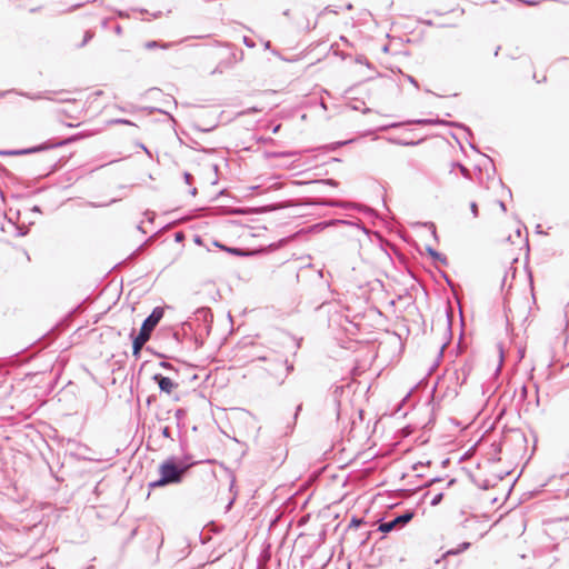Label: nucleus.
<instances>
[{"label":"nucleus","mask_w":569,"mask_h":569,"mask_svg":"<svg viewBox=\"0 0 569 569\" xmlns=\"http://www.w3.org/2000/svg\"><path fill=\"white\" fill-rule=\"evenodd\" d=\"M325 204H328V206H338V202H325Z\"/></svg>","instance_id":"aec40b11"},{"label":"nucleus","mask_w":569,"mask_h":569,"mask_svg":"<svg viewBox=\"0 0 569 569\" xmlns=\"http://www.w3.org/2000/svg\"><path fill=\"white\" fill-rule=\"evenodd\" d=\"M397 527L396 522L393 520L383 522L379 526V530L382 532H389L393 530Z\"/></svg>","instance_id":"423d86ee"},{"label":"nucleus","mask_w":569,"mask_h":569,"mask_svg":"<svg viewBox=\"0 0 569 569\" xmlns=\"http://www.w3.org/2000/svg\"><path fill=\"white\" fill-rule=\"evenodd\" d=\"M188 466L177 465L173 459L163 461L159 467L160 478L150 483L151 487H163L169 483L181 481Z\"/></svg>","instance_id":"f257e3e1"},{"label":"nucleus","mask_w":569,"mask_h":569,"mask_svg":"<svg viewBox=\"0 0 569 569\" xmlns=\"http://www.w3.org/2000/svg\"><path fill=\"white\" fill-rule=\"evenodd\" d=\"M412 519V513L411 512H407V513H403L401 516H398L393 519V521L396 522V525H406L407 522H409L410 520Z\"/></svg>","instance_id":"20e7f679"},{"label":"nucleus","mask_w":569,"mask_h":569,"mask_svg":"<svg viewBox=\"0 0 569 569\" xmlns=\"http://www.w3.org/2000/svg\"><path fill=\"white\" fill-rule=\"evenodd\" d=\"M163 316V311L156 308L152 313L143 321L139 335L133 339V355L138 356L143 345L149 340L151 331L158 325Z\"/></svg>","instance_id":"f03ea898"},{"label":"nucleus","mask_w":569,"mask_h":569,"mask_svg":"<svg viewBox=\"0 0 569 569\" xmlns=\"http://www.w3.org/2000/svg\"><path fill=\"white\" fill-rule=\"evenodd\" d=\"M441 500H442V493L440 492V493H437V495H435V496L432 497V499H431L430 503H431L432 506H437L438 503H440V501H441Z\"/></svg>","instance_id":"6e6552de"},{"label":"nucleus","mask_w":569,"mask_h":569,"mask_svg":"<svg viewBox=\"0 0 569 569\" xmlns=\"http://www.w3.org/2000/svg\"><path fill=\"white\" fill-rule=\"evenodd\" d=\"M226 251L230 252V253H233V254H237V256H243L244 252H242L240 249H237V248H224L222 247Z\"/></svg>","instance_id":"1a4fd4ad"},{"label":"nucleus","mask_w":569,"mask_h":569,"mask_svg":"<svg viewBox=\"0 0 569 569\" xmlns=\"http://www.w3.org/2000/svg\"><path fill=\"white\" fill-rule=\"evenodd\" d=\"M470 547L469 542L461 543L457 549H450L446 552L447 556H455L458 555L465 550H467Z\"/></svg>","instance_id":"39448f33"},{"label":"nucleus","mask_w":569,"mask_h":569,"mask_svg":"<svg viewBox=\"0 0 569 569\" xmlns=\"http://www.w3.org/2000/svg\"><path fill=\"white\" fill-rule=\"evenodd\" d=\"M156 47H158V42H156V41H150V42L146 43V48L147 49H152V48H156Z\"/></svg>","instance_id":"9b49d317"},{"label":"nucleus","mask_w":569,"mask_h":569,"mask_svg":"<svg viewBox=\"0 0 569 569\" xmlns=\"http://www.w3.org/2000/svg\"><path fill=\"white\" fill-rule=\"evenodd\" d=\"M192 176L188 172L184 173V180L187 183H190V180H191Z\"/></svg>","instance_id":"2eb2a0df"},{"label":"nucleus","mask_w":569,"mask_h":569,"mask_svg":"<svg viewBox=\"0 0 569 569\" xmlns=\"http://www.w3.org/2000/svg\"><path fill=\"white\" fill-rule=\"evenodd\" d=\"M459 168H460L461 173H462L465 177H468V176H469V171H468V169H467V168H465V167H463V166H461V164L459 166Z\"/></svg>","instance_id":"f8f14e48"},{"label":"nucleus","mask_w":569,"mask_h":569,"mask_svg":"<svg viewBox=\"0 0 569 569\" xmlns=\"http://www.w3.org/2000/svg\"><path fill=\"white\" fill-rule=\"evenodd\" d=\"M498 204H499V208L501 209L502 212H506V206L502 201H498Z\"/></svg>","instance_id":"f3484780"},{"label":"nucleus","mask_w":569,"mask_h":569,"mask_svg":"<svg viewBox=\"0 0 569 569\" xmlns=\"http://www.w3.org/2000/svg\"><path fill=\"white\" fill-rule=\"evenodd\" d=\"M92 34L88 31L86 32V37H84V41H83V44L89 40L91 39Z\"/></svg>","instance_id":"a211bd4d"},{"label":"nucleus","mask_w":569,"mask_h":569,"mask_svg":"<svg viewBox=\"0 0 569 569\" xmlns=\"http://www.w3.org/2000/svg\"><path fill=\"white\" fill-rule=\"evenodd\" d=\"M470 209H471L472 216L475 218H477L478 217V206H477V203L476 202H471Z\"/></svg>","instance_id":"9d476101"},{"label":"nucleus","mask_w":569,"mask_h":569,"mask_svg":"<svg viewBox=\"0 0 569 569\" xmlns=\"http://www.w3.org/2000/svg\"><path fill=\"white\" fill-rule=\"evenodd\" d=\"M323 183L330 184V186H337V182L332 179L323 180Z\"/></svg>","instance_id":"ddd939ff"},{"label":"nucleus","mask_w":569,"mask_h":569,"mask_svg":"<svg viewBox=\"0 0 569 569\" xmlns=\"http://www.w3.org/2000/svg\"><path fill=\"white\" fill-rule=\"evenodd\" d=\"M153 380L158 382L160 390L168 395H170L178 387V385L172 379L161 375H154Z\"/></svg>","instance_id":"7ed1b4c3"},{"label":"nucleus","mask_w":569,"mask_h":569,"mask_svg":"<svg viewBox=\"0 0 569 569\" xmlns=\"http://www.w3.org/2000/svg\"><path fill=\"white\" fill-rule=\"evenodd\" d=\"M429 252H430V254H431V256H433V257H437V256H438V253H437L435 250H432V249H429Z\"/></svg>","instance_id":"6ab92c4d"},{"label":"nucleus","mask_w":569,"mask_h":569,"mask_svg":"<svg viewBox=\"0 0 569 569\" xmlns=\"http://www.w3.org/2000/svg\"><path fill=\"white\" fill-rule=\"evenodd\" d=\"M296 154H297L296 152H267L266 157L267 158H271V157H293Z\"/></svg>","instance_id":"0eeeda50"},{"label":"nucleus","mask_w":569,"mask_h":569,"mask_svg":"<svg viewBox=\"0 0 569 569\" xmlns=\"http://www.w3.org/2000/svg\"><path fill=\"white\" fill-rule=\"evenodd\" d=\"M28 98L32 99V100H38V99H42L43 97L41 94H36V96H27Z\"/></svg>","instance_id":"dca6fc26"},{"label":"nucleus","mask_w":569,"mask_h":569,"mask_svg":"<svg viewBox=\"0 0 569 569\" xmlns=\"http://www.w3.org/2000/svg\"><path fill=\"white\" fill-rule=\"evenodd\" d=\"M42 149H43L42 147H38V148H34V149L26 150V151H23V153H30V152L39 151V150H42Z\"/></svg>","instance_id":"4468645a"}]
</instances>
